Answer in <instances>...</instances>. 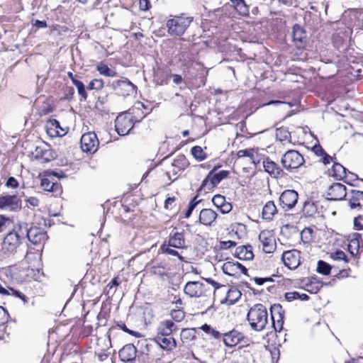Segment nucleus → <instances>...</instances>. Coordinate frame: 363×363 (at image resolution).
<instances>
[{
	"label": "nucleus",
	"instance_id": "nucleus-31",
	"mask_svg": "<svg viewBox=\"0 0 363 363\" xmlns=\"http://www.w3.org/2000/svg\"><path fill=\"white\" fill-rule=\"evenodd\" d=\"M40 186L43 190L51 192L59 191L60 189L58 183L51 181L49 178H43Z\"/></svg>",
	"mask_w": 363,
	"mask_h": 363
},
{
	"label": "nucleus",
	"instance_id": "nucleus-1",
	"mask_svg": "<svg viewBox=\"0 0 363 363\" xmlns=\"http://www.w3.org/2000/svg\"><path fill=\"white\" fill-rule=\"evenodd\" d=\"M25 238L26 227L21 225H15L13 230L9 233L4 239L1 250V257L6 259L13 255Z\"/></svg>",
	"mask_w": 363,
	"mask_h": 363
},
{
	"label": "nucleus",
	"instance_id": "nucleus-39",
	"mask_svg": "<svg viewBox=\"0 0 363 363\" xmlns=\"http://www.w3.org/2000/svg\"><path fill=\"white\" fill-rule=\"evenodd\" d=\"M303 211L305 215L311 216L316 213L317 208L313 202L306 201L303 205Z\"/></svg>",
	"mask_w": 363,
	"mask_h": 363
},
{
	"label": "nucleus",
	"instance_id": "nucleus-60",
	"mask_svg": "<svg viewBox=\"0 0 363 363\" xmlns=\"http://www.w3.org/2000/svg\"><path fill=\"white\" fill-rule=\"evenodd\" d=\"M269 278H255V281L257 285H262L265 281H270Z\"/></svg>",
	"mask_w": 363,
	"mask_h": 363
},
{
	"label": "nucleus",
	"instance_id": "nucleus-15",
	"mask_svg": "<svg viewBox=\"0 0 363 363\" xmlns=\"http://www.w3.org/2000/svg\"><path fill=\"white\" fill-rule=\"evenodd\" d=\"M259 240L262 243V249L265 253L273 252L276 248V242L269 231H262L259 235Z\"/></svg>",
	"mask_w": 363,
	"mask_h": 363
},
{
	"label": "nucleus",
	"instance_id": "nucleus-46",
	"mask_svg": "<svg viewBox=\"0 0 363 363\" xmlns=\"http://www.w3.org/2000/svg\"><path fill=\"white\" fill-rule=\"evenodd\" d=\"M9 291H10V294L9 296H15L21 298L23 301L24 303H28V298L25 295H23L21 292H20L17 290H15L12 288H9Z\"/></svg>",
	"mask_w": 363,
	"mask_h": 363
},
{
	"label": "nucleus",
	"instance_id": "nucleus-19",
	"mask_svg": "<svg viewBox=\"0 0 363 363\" xmlns=\"http://www.w3.org/2000/svg\"><path fill=\"white\" fill-rule=\"evenodd\" d=\"M331 175L335 177L336 179H347L350 177V179L354 180L357 179V175L349 172V174H347L346 169L340 164L335 162L332 167Z\"/></svg>",
	"mask_w": 363,
	"mask_h": 363
},
{
	"label": "nucleus",
	"instance_id": "nucleus-49",
	"mask_svg": "<svg viewBox=\"0 0 363 363\" xmlns=\"http://www.w3.org/2000/svg\"><path fill=\"white\" fill-rule=\"evenodd\" d=\"M174 166H181L184 167L186 164V161L184 155H179L175 159L172 163Z\"/></svg>",
	"mask_w": 363,
	"mask_h": 363
},
{
	"label": "nucleus",
	"instance_id": "nucleus-50",
	"mask_svg": "<svg viewBox=\"0 0 363 363\" xmlns=\"http://www.w3.org/2000/svg\"><path fill=\"white\" fill-rule=\"evenodd\" d=\"M26 201L28 203L29 206L33 207H36L39 205V200L36 197H28L26 199Z\"/></svg>",
	"mask_w": 363,
	"mask_h": 363
},
{
	"label": "nucleus",
	"instance_id": "nucleus-14",
	"mask_svg": "<svg viewBox=\"0 0 363 363\" xmlns=\"http://www.w3.org/2000/svg\"><path fill=\"white\" fill-rule=\"evenodd\" d=\"M34 245L43 243L48 238L46 233L37 227L31 228L29 230L26 227V238Z\"/></svg>",
	"mask_w": 363,
	"mask_h": 363
},
{
	"label": "nucleus",
	"instance_id": "nucleus-32",
	"mask_svg": "<svg viewBox=\"0 0 363 363\" xmlns=\"http://www.w3.org/2000/svg\"><path fill=\"white\" fill-rule=\"evenodd\" d=\"M352 198L350 199V206L351 208H355L362 206L363 203V191H352Z\"/></svg>",
	"mask_w": 363,
	"mask_h": 363
},
{
	"label": "nucleus",
	"instance_id": "nucleus-5",
	"mask_svg": "<svg viewBox=\"0 0 363 363\" xmlns=\"http://www.w3.org/2000/svg\"><path fill=\"white\" fill-rule=\"evenodd\" d=\"M303 157L296 150H288L282 157L281 162L283 167L289 171L300 167L304 163Z\"/></svg>",
	"mask_w": 363,
	"mask_h": 363
},
{
	"label": "nucleus",
	"instance_id": "nucleus-42",
	"mask_svg": "<svg viewBox=\"0 0 363 363\" xmlns=\"http://www.w3.org/2000/svg\"><path fill=\"white\" fill-rule=\"evenodd\" d=\"M247 158L248 159L247 162H249L254 165H257L260 162V157L258 152L254 148L252 149V152H250Z\"/></svg>",
	"mask_w": 363,
	"mask_h": 363
},
{
	"label": "nucleus",
	"instance_id": "nucleus-64",
	"mask_svg": "<svg viewBox=\"0 0 363 363\" xmlns=\"http://www.w3.org/2000/svg\"><path fill=\"white\" fill-rule=\"evenodd\" d=\"M195 208L194 207V205L193 204H189V208L185 213V218H189L190 217L193 210Z\"/></svg>",
	"mask_w": 363,
	"mask_h": 363
},
{
	"label": "nucleus",
	"instance_id": "nucleus-47",
	"mask_svg": "<svg viewBox=\"0 0 363 363\" xmlns=\"http://www.w3.org/2000/svg\"><path fill=\"white\" fill-rule=\"evenodd\" d=\"M9 313L2 306H0V325H4L8 321Z\"/></svg>",
	"mask_w": 363,
	"mask_h": 363
},
{
	"label": "nucleus",
	"instance_id": "nucleus-57",
	"mask_svg": "<svg viewBox=\"0 0 363 363\" xmlns=\"http://www.w3.org/2000/svg\"><path fill=\"white\" fill-rule=\"evenodd\" d=\"M321 160L324 164H330L332 160L333 157L328 155L326 152L321 157Z\"/></svg>",
	"mask_w": 363,
	"mask_h": 363
},
{
	"label": "nucleus",
	"instance_id": "nucleus-63",
	"mask_svg": "<svg viewBox=\"0 0 363 363\" xmlns=\"http://www.w3.org/2000/svg\"><path fill=\"white\" fill-rule=\"evenodd\" d=\"M206 281L211 284L215 289H218L220 287V284L211 278L206 279Z\"/></svg>",
	"mask_w": 363,
	"mask_h": 363
},
{
	"label": "nucleus",
	"instance_id": "nucleus-6",
	"mask_svg": "<svg viewBox=\"0 0 363 363\" xmlns=\"http://www.w3.org/2000/svg\"><path fill=\"white\" fill-rule=\"evenodd\" d=\"M137 121L139 120H134L130 113L121 114L115 121L116 130L120 135H125L133 128L134 122Z\"/></svg>",
	"mask_w": 363,
	"mask_h": 363
},
{
	"label": "nucleus",
	"instance_id": "nucleus-54",
	"mask_svg": "<svg viewBox=\"0 0 363 363\" xmlns=\"http://www.w3.org/2000/svg\"><path fill=\"white\" fill-rule=\"evenodd\" d=\"M18 184V183L17 182V180L13 177H9L6 184V185L8 187H11V188L17 187Z\"/></svg>",
	"mask_w": 363,
	"mask_h": 363
},
{
	"label": "nucleus",
	"instance_id": "nucleus-21",
	"mask_svg": "<svg viewBox=\"0 0 363 363\" xmlns=\"http://www.w3.org/2000/svg\"><path fill=\"white\" fill-rule=\"evenodd\" d=\"M293 40L298 48H303L306 42V34L305 30L299 25L296 24L293 27Z\"/></svg>",
	"mask_w": 363,
	"mask_h": 363
},
{
	"label": "nucleus",
	"instance_id": "nucleus-4",
	"mask_svg": "<svg viewBox=\"0 0 363 363\" xmlns=\"http://www.w3.org/2000/svg\"><path fill=\"white\" fill-rule=\"evenodd\" d=\"M229 172L226 170H220L217 172V168H213L209 172L206 179H203L199 191H210L216 187L223 179L227 178Z\"/></svg>",
	"mask_w": 363,
	"mask_h": 363
},
{
	"label": "nucleus",
	"instance_id": "nucleus-22",
	"mask_svg": "<svg viewBox=\"0 0 363 363\" xmlns=\"http://www.w3.org/2000/svg\"><path fill=\"white\" fill-rule=\"evenodd\" d=\"M136 352V347L132 344H128L120 350L119 357L123 362H129L135 359Z\"/></svg>",
	"mask_w": 363,
	"mask_h": 363
},
{
	"label": "nucleus",
	"instance_id": "nucleus-13",
	"mask_svg": "<svg viewBox=\"0 0 363 363\" xmlns=\"http://www.w3.org/2000/svg\"><path fill=\"white\" fill-rule=\"evenodd\" d=\"M272 325L276 332H281L284 325V314L280 304H274L270 308Z\"/></svg>",
	"mask_w": 363,
	"mask_h": 363
},
{
	"label": "nucleus",
	"instance_id": "nucleus-30",
	"mask_svg": "<svg viewBox=\"0 0 363 363\" xmlns=\"http://www.w3.org/2000/svg\"><path fill=\"white\" fill-rule=\"evenodd\" d=\"M277 213V209L274 201H269L263 207L262 218L267 220H272Z\"/></svg>",
	"mask_w": 363,
	"mask_h": 363
},
{
	"label": "nucleus",
	"instance_id": "nucleus-38",
	"mask_svg": "<svg viewBox=\"0 0 363 363\" xmlns=\"http://www.w3.org/2000/svg\"><path fill=\"white\" fill-rule=\"evenodd\" d=\"M171 247H172L167 245L165 242L160 247V250L162 253H165L171 256L178 257L179 259H182V257L179 255V252L175 250L172 249Z\"/></svg>",
	"mask_w": 363,
	"mask_h": 363
},
{
	"label": "nucleus",
	"instance_id": "nucleus-56",
	"mask_svg": "<svg viewBox=\"0 0 363 363\" xmlns=\"http://www.w3.org/2000/svg\"><path fill=\"white\" fill-rule=\"evenodd\" d=\"M313 151L314 152V153L316 155L320 156V157H322L325 153V150L319 145H315L313 147Z\"/></svg>",
	"mask_w": 363,
	"mask_h": 363
},
{
	"label": "nucleus",
	"instance_id": "nucleus-40",
	"mask_svg": "<svg viewBox=\"0 0 363 363\" xmlns=\"http://www.w3.org/2000/svg\"><path fill=\"white\" fill-rule=\"evenodd\" d=\"M191 154L198 161H203L206 159V154L200 146H194L191 148Z\"/></svg>",
	"mask_w": 363,
	"mask_h": 363
},
{
	"label": "nucleus",
	"instance_id": "nucleus-45",
	"mask_svg": "<svg viewBox=\"0 0 363 363\" xmlns=\"http://www.w3.org/2000/svg\"><path fill=\"white\" fill-rule=\"evenodd\" d=\"M235 4L236 10L242 15H246L248 13V8L245 4L244 0L238 1Z\"/></svg>",
	"mask_w": 363,
	"mask_h": 363
},
{
	"label": "nucleus",
	"instance_id": "nucleus-34",
	"mask_svg": "<svg viewBox=\"0 0 363 363\" xmlns=\"http://www.w3.org/2000/svg\"><path fill=\"white\" fill-rule=\"evenodd\" d=\"M96 69L101 74L104 75L106 77H113L117 75V73L114 70L110 69L106 65H105L102 62H99L96 65Z\"/></svg>",
	"mask_w": 363,
	"mask_h": 363
},
{
	"label": "nucleus",
	"instance_id": "nucleus-7",
	"mask_svg": "<svg viewBox=\"0 0 363 363\" xmlns=\"http://www.w3.org/2000/svg\"><path fill=\"white\" fill-rule=\"evenodd\" d=\"M21 195H5L0 196V208L5 211H14L21 207Z\"/></svg>",
	"mask_w": 363,
	"mask_h": 363
},
{
	"label": "nucleus",
	"instance_id": "nucleus-29",
	"mask_svg": "<svg viewBox=\"0 0 363 363\" xmlns=\"http://www.w3.org/2000/svg\"><path fill=\"white\" fill-rule=\"evenodd\" d=\"M235 254L240 259L252 260L254 257L252 247L251 245H242L238 247Z\"/></svg>",
	"mask_w": 363,
	"mask_h": 363
},
{
	"label": "nucleus",
	"instance_id": "nucleus-10",
	"mask_svg": "<svg viewBox=\"0 0 363 363\" xmlns=\"http://www.w3.org/2000/svg\"><path fill=\"white\" fill-rule=\"evenodd\" d=\"M300 259L301 252L297 250L286 251L281 257L284 265L290 269H295L300 265Z\"/></svg>",
	"mask_w": 363,
	"mask_h": 363
},
{
	"label": "nucleus",
	"instance_id": "nucleus-58",
	"mask_svg": "<svg viewBox=\"0 0 363 363\" xmlns=\"http://www.w3.org/2000/svg\"><path fill=\"white\" fill-rule=\"evenodd\" d=\"M34 26L38 28H43L47 27V23L45 21L36 20L34 23Z\"/></svg>",
	"mask_w": 363,
	"mask_h": 363
},
{
	"label": "nucleus",
	"instance_id": "nucleus-27",
	"mask_svg": "<svg viewBox=\"0 0 363 363\" xmlns=\"http://www.w3.org/2000/svg\"><path fill=\"white\" fill-rule=\"evenodd\" d=\"M167 245L174 248H184L186 245L184 233L176 232L173 235H170Z\"/></svg>",
	"mask_w": 363,
	"mask_h": 363
},
{
	"label": "nucleus",
	"instance_id": "nucleus-41",
	"mask_svg": "<svg viewBox=\"0 0 363 363\" xmlns=\"http://www.w3.org/2000/svg\"><path fill=\"white\" fill-rule=\"evenodd\" d=\"M201 329L206 333L210 334L213 337L218 339L221 337V333L215 329L212 328L210 325L204 324L202 325Z\"/></svg>",
	"mask_w": 363,
	"mask_h": 363
},
{
	"label": "nucleus",
	"instance_id": "nucleus-24",
	"mask_svg": "<svg viewBox=\"0 0 363 363\" xmlns=\"http://www.w3.org/2000/svg\"><path fill=\"white\" fill-rule=\"evenodd\" d=\"M212 202L222 213H228L232 210V205L226 202L225 196L220 194L215 195L212 199Z\"/></svg>",
	"mask_w": 363,
	"mask_h": 363
},
{
	"label": "nucleus",
	"instance_id": "nucleus-18",
	"mask_svg": "<svg viewBox=\"0 0 363 363\" xmlns=\"http://www.w3.org/2000/svg\"><path fill=\"white\" fill-rule=\"evenodd\" d=\"M47 133L52 138L61 137L66 134V131L60 126L55 119H50L46 123Z\"/></svg>",
	"mask_w": 363,
	"mask_h": 363
},
{
	"label": "nucleus",
	"instance_id": "nucleus-3",
	"mask_svg": "<svg viewBox=\"0 0 363 363\" xmlns=\"http://www.w3.org/2000/svg\"><path fill=\"white\" fill-rule=\"evenodd\" d=\"M193 21V18L174 16L167 21L168 33L172 36H182Z\"/></svg>",
	"mask_w": 363,
	"mask_h": 363
},
{
	"label": "nucleus",
	"instance_id": "nucleus-35",
	"mask_svg": "<svg viewBox=\"0 0 363 363\" xmlns=\"http://www.w3.org/2000/svg\"><path fill=\"white\" fill-rule=\"evenodd\" d=\"M285 298L289 301H292L296 299H301L306 301L308 299V296L306 294H300L296 291L287 292L285 294Z\"/></svg>",
	"mask_w": 363,
	"mask_h": 363
},
{
	"label": "nucleus",
	"instance_id": "nucleus-28",
	"mask_svg": "<svg viewBox=\"0 0 363 363\" xmlns=\"http://www.w3.org/2000/svg\"><path fill=\"white\" fill-rule=\"evenodd\" d=\"M264 170L274 177H279L284 173L277 164L272 160H267L263 162Z\"/></svg>",
	"mask_w": 363,
	"mask_h": 363
},
{
	"label": "nucleus",
	"instance_id": "nucleus-48",
	"mask_svg": "<svg viewBox=\"0 0 363 363\" xmlns=\"http://www.w3.org/2000/svg\"><path fill=\"white\" fill-rule=\"evenodd\" d=\"M331 257L335 260H345V262H347L346 259V255L344 252L341 250H337L335 252L331 255Z\"/></svg>",
	"mask_w": 363,
	"mask_h": 363
},
{
	"label": "nucleus",
	"instance_id": "nucleus-61",
	"mask_svg": "<svg viewBox=\"0 0 363 363\" xmlns=\"http://www.w3.org/2000/svg\"><path fill=\"white\" fill-rule=\"evenodd\" d=\"M172 78L175 84H179L182 82V77L179 74H173Z\"/></svg>",
	"mask_w": 363,
	"mask_h": 363
},
{
	"label": "nucleus",
	"instance_id": "nucleus-20",
	"mask_svg": "<svg viewBox=\"0 0 363 363\" xmlns=\"http://www.w3.org/2000/svg\"><path fill=\"white\" fill-rule=\"evenodd\" d=\"M203 284L199 281H189L184 286V292L190 297H200L203 294Z\"/></svg>",
	"mask_w": 363,
	"mask_h": 363
},
{
	"label": "nucleus",
	"instance_id": "nucleus-8",
	"mask_svg": "<svg viewBox=\"0 0 363 363\" xmlns=\"http://www.w3.org/2000/svg\"><path fill=\"white\" fill-rule=\"evenodd\" d=\"M112 86L117 94L123 96L133 95L136 93V86L125 78L114 81Z\"/></svg>",
	"mask_w": 363,
	"mask_h": 363
},
{
	"label": "nucleus",
	"instance_id": "nucleus-55",
	"mask_svg": "<svg viewBox=\"0 0 363 363\" xmlns=\"http://www.w3.org/2000/svg\"><path fill=\"white\" fill-rule=\"evenodd\" d=\"M235 245H236V243L234 241H231V240L220 242V246L223 249H229Z\"/></svg>",
	"mask_w": 363,
	"mask_h": 363
},
{
	"label": "nucleus",
	"instance_id": "nucleus-44",
	"mask_svg": "<svg viewBox=\"0 0 363 363\" xmlns=\"http://www.w3.org/2000/svg\"><path fill=\"white\" fill-rule=\"evenodd\" d=\"M104 83L102 79H95L89 82L87 88H88V89H90V90H92V89L99 90L104 87Z\"/></svg>",
	"mask_w": 363,
	"mask_h": 363
},
{
	"label": "nucleus",
	"instance_id": "nucleus-51",
	"mask_svg": "<svg viewBox=\"0 0 363 363\" xmlns=\"http://www.w3.org/2000/svg\"><path fill=\"white\" fill-rule=\"evenodd\" d=\"M354 225L358 229H363V217L359 216L354 220Z\"/></svg>",
	"mask_w": 363,
	"mask_h": 363
},
{
	"label": "nucleus",
	"instance_id": "nucleus-2",
	"mask_svg": "<svg viewBox=\"0 0 363 363\" xmlns=\"http://www.w3.org/2000/svg\"><path fill=\"white\" fill-rule=\"evenodd\" d=\"M247 320L252 330L262 331L267 323V311L262 304H256L247 313Z\"/></svg>",
	"mask_w": 363,
	"mask_h": 363
},
{
	"label": "nucleus",
	"instance_id": "nucleus-12",
	"mask_svg": "<svg viewBox=\"0 0 363 363\" xmlns=\"http://www.w3.org/2000/svg\"><path fill=\"white\" fill-rule=\"evenodd\" d=\"M298 198V194L295 190H285L279 197L280 205L286 211L290 210L297 203Z\"/></svg>",
	"mask_w": 363,
	"mask_h": 363
},
{
	"label": "nucleus",
	"instance_id": "nucleus-11",
	"mask_svg": "<svg viewBox=\"0 0 363 363\" xmlns=\"http://www.w3.org/2000/svg\"><path fill=\"white\" fill-rule=\"evenodd\" d=\"M223 273L228 276L239 277L240 274H247V269L238 262L228 261L222 266Z\"/></svg>",
	"mask_w": 363,
	"mask_h": 363
},
{
	"label": "nucleus",
	"instance_id": "nucleus-59",
	"mask_svg": "<svg viewBox=\"0 0 363 363\" xmlns=\"http://www.w3.org/2000/svg\"><path fill=\"white\" fill-rule=\"evenodd\" d=\"M175 201L174 197H169L164 201V207L169 208V206Z\"/></svg>",
	"mask_w": 363,
	"mask_h": 363
},
{
	"label": "nucleus",
	"instance_id": "nucleus-33",
	"mask_svg": "<svg viewBox=\"0 0 363 363\" xmlns=\"http://www.w3.org/2000/svg\"><path fill=\"white\" fill-rule=\"evenodd\" d=\"M276 138L280 142L291 143V133L285 128H279L276 130Z\"/></svg>",
	"mask_w": 363,
	"mask_h": 363
},
{
	"label": "nucleus",
	"instance_id": "nucleus-43",
	"mask_svg": "<svg viewBox=\"0 0 363 363\" xmlns=\"http://www.w3.org/2000/svg\"><path fill=\"white\" fill-rule=\"evenodd\" d=\"M171 317L176 322L182 321L184 317V312L181 309H174L171 311Z\"/></svg>",
	"mask_w": 363,
	"mask_h": 363
},
{
	"label": "nucleus",
	"instance_id": "nucleus-26",
	"mask_svg": "<svg viewBox=\"0 0 363 363\" xmlns=\"http://www.w3.org/2000/svg\"><path fill=\"white\" fill-rule=\"evenodd\" d=\"M177 330V325L170 320H166L160 323L157 328V335L171 336L172 333Z\"/></svg>",
	"mask_w": 363,
	"mask_h": 363
},
{
	"label": "nucleus",
	"instance_id": "nucleus-16",
	"mask_svg": "<svg viewBox=\"0 0 363 363\" xmlns=\"http://www.w3.org/2000/svg\"><path fill=\"white\" fill-rule=\"evenodd\" d=\"M327 194L330 200H342L347 194L346 187L340 183H334L328 188Z\"/></svg>",
	"mask_w": 363,
	"mask_h": 363
},
{
	"label": "nucleus",
	"instance_id": "nucleus-17",
	"mask_svg": "<svg viewBox=\"0 0 363 363\" xmlns=\"http://www.w3.org/2000/svg\"><path fill=\"white\" fill-rule=\"evenodd\" d=\"M225 346L233 347L240 342L243 339V335L236 330H232L228 333L221 334Z\"/></svg>",
	"mask_w": 363,
	"mask_h": 363
},
{
	"label": "nucleus",
	"instance_id": "nucleus-52",
	"mask_svg": "<svg viewBox=\"0 0 363 363\" xmlns=\"http://www.w3.org/2000/svg\"><path fill=\"white\" fill-rule=\"evenodd\" d=\"M139 6L141 10L147 11L150 6V2L149 0H140Z\"/></svg>",
	"mask_w": 363,
	"mask_h": 363
},
{
	"label": "nucleus",
	"instance_id": "nucleus-23",
	"mask_svg": "<svg viewBox=\"0 0 363 363\" xmlns=\"http://www.w3.org/2000/svg\"><path fill=\"white\" fill-rule=\"evenodd\" d=\"M155 342L163 350H172L177 346L175 340L172 336L157 335Z\"/></svg>",
	"mask_w": 363,
	"mask_h": 363
},
{
	"label": "nucleus",
	"instance_id": "nucleus-9",
	"mask_svg": "<svg viewBox=\"0 0 363 363\" xmlns=\"http://www.w3.org/2000/svg\"><path fill=\"white\" fill-rule=\"evenodd\" d=\"M80 143L81 147L84 152H95L97 150L99 140L96 135L93 132L83 134Z\"/></svg>",
	"mask_w": 363,
	"mask_h": 363
},
{
	"label": "nucleus",
	"instance_id": "nucleus-62",
	"mask_svg": "<svg viewBox=\"0 0 363 363\" xmlns=\"http://www.w3.org/2000/svg\"><path fill=\"white\" fill-rule=\"evenodd\" d=\"M121 328H122V330H123V331H125V332H126V333H129V334L134 335L135 336H138V335H137V334H138V333H137V332H134V331H133V330H129V329L126 327V325H125V324H123V325L121 326Z\"/></svg>",
	"mask_w": 363,
	"mask_h": 363
},
{
	"label": "nucleus",
	"instance_id": "nucleus-37",
	"mask_svg": "<svg viewBox=\"0 0 363 363\" xmlns=\"http://www.w3.org/2000/svg\"><path fill=\"white\" fill-rule=\"evenodd\" d=\"M331 267L330 264L323 260L318 262L317 272L323 275H328L330 272Z\"/></svg>",
	"mask_w": 363,
	"mask_h": 363
},
{
	"label": "nucleus",
	"instance_id": "nucleus-53",
	"mask_svg": "<svg viewBox=\"0 0 363 363\" xmlns=\"http://www.w3.org/2000/svg\"><path fill=\"white\" fill-rule=\"evenodd\" d=\"M253 148L240 150L238 152L237 155L238 157H247L250 152H252Z\"/></svg>",
	"mask_w": 363,
	"mask_h": 363
},
{
	"label": "nucleus",
	"instance_id": "nucleus-36",
	"mask_svg": "<svg viewBox=\"0 0 363 363\" xmlns=\"http://www.w3.org/2000/svg\"><path fill=\"white\" fill-rule=\"evenodd\" d=\"M72 83L77 87L78 94L82 97V100H86L87 93L86 91L84 84L82 83V82L76 79H72Z\"/></svg>",
	"mask_w": 363,
	"mask_h": 363
},
{
	"label": "nucleus",
	"instance_id": "nucleus-25",
	"mask_svg": "<svg viewBox=\"0 0 363 363\" xmlns=\"http://www.w3.org/2000/svg\"><path fill=\"white\" fill-rule=\"evenodd\" d=\"M217 213L210 208H203L200 211L199 222L205 225H210L216 219Z\"/></svg>",
	"mask_w": 363,
	"mask_h": 363
}]
</instances>
